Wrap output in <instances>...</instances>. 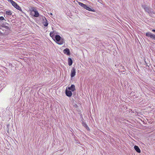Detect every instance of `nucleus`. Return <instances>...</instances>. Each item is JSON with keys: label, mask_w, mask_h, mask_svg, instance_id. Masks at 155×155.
Returning a JSON list of instances; mask_svg holds the SVG:
<instances>
[{"label": "nucleus", "mask_w": 155, "mask_h": 155, "mask_svg": "<svg viewBox=\"0 0 155 155\" xmlns=\"http://www.w3.org/2000/svg\"><path fill=\"white\" fill-rule=\"evenodd\" d=\"M57 33L56 31H53L50 33V36L56 41V42L59 45H62L64 43V39L58 35H57Z\"/></svg>", "instance_id": "1"}, {"label": "nucleus", "mask_w": 155, "mask_h": 155, "mask_svg": "<svg viewBox=\"0 0 155 155\" xmlns=\"http://www.w3.org/2000/svg\"><path fill=\"white\" fill-rule=\"evenodd\" d=\"M65 94L68 97H71L72 95V93L71 91L70 90H68L67 88L65 90Z\"/></svg>", "instance_id": "7"}, {"label": "nucleus", "mask_w": 155, "mask_h": 155, "mask_svg": "<svg viewBox=\"0 0 155 155\" xmlns=\"http://www.w3.org/2000/svg\"><path fill=\"white\" fill-rule=\"evenodd\" d=\"M31 13L33 16L35 17H37L39 16V13L38 12L35 10H33Z\"/></svg>", "instance_id": "5"}, {"label": "nucleus", "mask_w": 155, "mask_h": 155, "mask_svg": "<svg viewBox=\"0 0 155 155\" xmlns=\"http://www.w3.org/2000/svg\"><path fill=\"white\" fill-rule=\"evenodd\" d=\"M63 52L64 54H66L68 55H69L70 54V50L68 48L64 49L63 50Z\"/></svg>", "instance_id": "9"}, {"label": "nucleus", "mask_w": 155, "mask_h": 155, "mask_svg": "<svg viewBox=\"0 0 155 155\" xmlns=\"http://www.w3.org/2000/svg\"><path fill=\"white\" fill-rule=\"evenodd\" d=\"M82 125H83V126L84 127H85L87 130H89V128L88 127L87 125V124H86V123H84V122H83Z\"/></svg>", "instance_id": "14"}, {"label": "nucleus", "mask_w": 155, "mask_h": 155, "mask_svg": "<svg viewBox=\"0 0 155 155\" xmlns=\"http://www.w3.org/2000/svg\"><path fill=\"white\" fill-rule=\"evenodd\" d=\"M68 64L69 66H71L72 64V60L70 58H68Z\"/></svg>", "instance_id": "12"}, {"label": "nucleus", "mask_w": 155, "mask_h": 155, "mask_svg": "<svg viewBox=\"0 0 155 155\" xmlns=\"http://www.w3.org/2000/svg\"><path fill=\"white\" fill-rule=\"evenodd\" d=\"M84 8L90 11H92L93 12H95V10L93 9L92 8H90L87 6V5H85V6Z\"/></svg>", "instance_id": "8"}, {"label": "nucleus", "mask_w": 155, "mask_h": 155, "mask_svg": "<svg viewBox=\"0 0 155 155\" xmlns=\"http://www.w3.org/2000/svg\"><path fill=\"white\" fill-rule=\"evenodd\" d=\"M5 13L6 14L8 15H11L12 13L10 11H5Z\"/></svg>", "instance_id": "15"}, {"label": "nucleus", "mask_w": 155, "mask_h": 155, "mask_svg": "<svg viewBox=\"0 0 155 155\" xmlns=\"http://www.w3.org/2000/svg\"><path fill=\"white\" fill-rule=\"evenodd\" d=\"M2 27L5 28L6 29H9V27L8 26H5V25H4V24L2 25Z\"/></svg>", "instance_id": "18"}, {"label": "nucleus", "mask_w": 155, "mask_h": 155, "mask_svg": "<svg viewBox=\"0 0 155 155\" xmlns=\"http://www.w3.org/2000/svg\"><path fill=\"white\" fill-rule=\"evenodd\" d=\"M78 4H79V5L80 6H81V7H83L84 8L85 6L86 5H85V4H83V3H81V2H79L78 3Z\"/></svg>", "instance_id": "16"}, {"label": "nucleus", "mask_w": 155, "mask_h": 155, "mask_svg": "<svg viewBox=\"0 0 155 155\" xmlns=\"http://www.w3.org/2000/svg\"><path fill=\"white\" fill-rule=\"evenodd\" d=\"M3 21H6L5 19L2 16L0 17V22Z\"/></svg>", "instance_id": "17"}, {"label": "nucleus", "mask_w": 155, "mask_h": 155, "mask_svg": "<svg viewBox=\"0 0 155 155\" xmlns=\"http://www.w3.org/2000/svg\"><path fill=\"white\" fill-rule=\"evenodd\" d=\"M68 89L69 90H71L72 91H73L75 90V86L74 85L72 84L71 85V87H68Z\"/></svg>", "instance_id": "10"}, {"label": "nucleus", "mask_w": 155, "mask_h": 155, "mask_svg": "<svg viewBox=\"0 0 155 155\" xmlns=\"http://www.w3.org/2000/svg\"><path fill=\"white\" fill-rule=\"evenodd\" d=\"M76 74L75 69L73 67L71 69V78L74 77Z\"/></svg>", "instance_id": "6"}, {"label": "nucleus", "mask_w": 155, "mask_h": 155, "mask_svg": "<svg viewBox=\"0 0 155 155\" xmlns=\"http://www.w3.org/2000/svg\"><path fill=\"white\" fill-rule=\"evenodd\" d=\"M50 14H51V15H52V13H51Z\"/></svg>", "instance_id": "20"}, {"label": "nucleus", "mask_w": 155, "mask_h": 155, "mask_svg": "<svg viewBox=\"0 0 155 155\" xmlns=\"http://www.w3.org/2000/svg\"><path fill=\"white\" fill-rule=\"evenodd\" d=\"M152 31L153 32H155V29H153Z\"/></svg>", "instance_id": "19"}, {"label": "nucleus", "mask_w": 155, "mask_h": 155, "mask_svg": "<svg viewBox=\"0 0 155 155\" xmlns=\"http://www.w3.org/2000/svg\"><path fill=\"white\" fill-rule=\"evenodd\" d=\"M45 18V21H44L43 22V24L45 26L47 27L48 26V23L46 18Z\"/></svg>", "instance_id": "13"}, {"label": "nucleus", "mask_w": 155, "mask_h": 155, "mask_svg": "<svg viewBox=\"0 0 155 155\" xmlns=\"http://www.w3.org/2000/svg\"><path fill=\"white\" fill-rule=\"evenodd\" d=\"M146 36L151 38L155 40V35L153 34L150 32H148L146 33Z\"/></svg>", "instance_id": "3"}, {"label": "nucleus", "mask_w": 155, "mask_h": 155, "mask_svg": "<svg viewBox=\"0 0 155 155\" xmlns=\"http://www.w3.org/2000/svg\"><path fill=\"white\" fill-rule=\"evenodd\" d=\"M143 8L144 9L145 11L147 12L150 15L152 14L153 12L151 11V8L148 7L146 6H145Z\"/></svg>", "instance_id": "4"}, {"label": "nucleus", "mask_w": 155, "mask_h": 155, "mask_svg": "<svg viewBox=\"0 0 155 155\" xmlns=\"http://www.w3.org/2000/svg\"><path fill=\"white\" fill-rule=\"evenodd\" d=\"M8 1L10 2L12 4V5L15 8H16L17 9L20 11L21 12L22 11V10L21 8V7L18 6V4L15 3V2L13 1L12 0H8Z\"/></svg>", "instance_id": "2"}, {"label": "nucleus", "mask_w": 155, "mask_h": 155, "mask_svg": "<svg viewBox=\"0 0 155 155\" xmlns=\"http://www.w3.org/2000/svg\"><path fill=\"white\" fill-rule=\"evenodd\" d=\"M134 148L135 150L138 153H139L140 152V150L137 146L135 145L134 146Z\"/></svg>", "instance_id": "11"}]
</instances>
